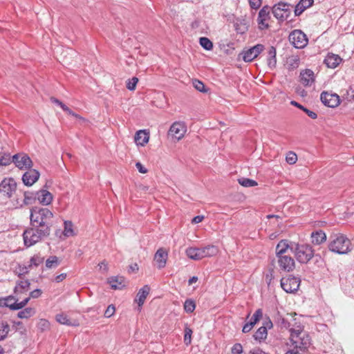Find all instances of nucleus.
<instances>
[{
    "label": "nucleus",
    "mask_w": 354,
    "mask_h": 354,
    "mask_svg": "<svg viewBox=\"0 0 354 354\" xmlns=\"http://www.w3.org/2000/svg\"><path fill=\"white\" fill-rule=\"evenodd\" d=\"M285 354H300L297 350L295 348L288 350Z\"/></svg>",
    "instance_id": "64"
},
{
    "label": "nucleus",
    "mask_w": 354,
    "mask_h": 354,
    "mask_svg": "<svg viewBox=\"0 0 354 354\" xmlns=\"http://www.w3.org/2000/svg\"><path fill=\"white\" fill-rule=\"evenodd\" d=\"M328 248L333 253L346 254L352 250V244L345 234L333 232L329 236Z\"/></svg>",
    "instance_id": "2"
},
{
    "label": "nucleus",
    "mask_w": 354,
    "mask_h": 354,
    "mask_svg": "<svg viewBox=\"0 0 354 354\" xmlns=\"http://www.w3.org/2000/svg\"><path fill=\"white\" fill-rule=\"evenodd\" d=\"M290 104L297 108H299V109L301 110H304V106H302L301 104H300L299 103L297 102L296 101H291Z\"/></svg>",
    "instance_id": "63"
},
{
    "label": "nucleus",
    "mask_w": 354,
    "mask_h": 354,
    "mask_svg": "<svg viewBox=\"0 0 354 354\" xmlns=\"http://www.w3.org/2000/svg\"><path fill=\"white\" fill-rule=\"evenodd\" d=\"M11 162H12V160L10 155H6V156L0 157V165H1L6 166V165H9Z\"/></svg>",
    "instance_id": "50"
},
{
    "label": "nucleus",
    "mask_w": 354,
    "mask_h": 354,
    "mask_svg": "<svg viewBox=\"0 0 354 354\" xmlns=\"http://www.w3.org/2000/svg\"><path fill=\"white\" fill-rule=\"evenodd\" d=\"M248 354H268L259 348H254L250 351Z\"/></svg>",
    "instance_id": "59"
},
{
    "label": "nucleus",
    "mask_w": 354,
    "mask_h": 354,
    "mask_svg": "<svg viewBox=\"0 0 354 354\" xmlns=\"http://www.w3.org/2000/svg\"><path fill=\"white\" fill-rule=\"evenodd\" d=\"M58 265V258L56 256L50 257L46 261V266L48 268H56Z\"/></svg>",
    "instance_id": "41"
},
{
    "label": "nucleus",
    "mask_w": 354,
    "mask_h": 354,
    "mask_svg": "<svg viewBox=\"0 0 354 354\" xmlns=\"http://www.w3.org/2000/svg\"><path fill=\"white\" fill-rule=\"evenodd\" d=\"M289 41L296 48H304L308 43L306 35L301 30H292L288 36Z\"/></svg>",
    "instance_id": "6"
},
{
    "label": "nucleus",
    "mask_w": 354,
    "mask_h": 354,
    "mask_svg": "<svg viewBox=\"0 0 354 354\" xmlns=\"http://www.w3.org/2000/svg\"><path fill=\"white\" fill-rule=\"evenodd\" d=\"M320 99L324 105L331 108L337 106L340 103L339 96L336 93L324 91L321 94Z\"/></svg>",
    "instance_id": "14"
},
{
    "label": "nucleus",
    "mask_w": 354,
    "mask_h": 354,
    "mask_svg": "<svg viewBox=\"0 0 354 354\" xmlns=\"http://www.w3.org/2000/svg\"><path fill=\"white\" fill-rule=\"evenodd\" d=\"M16 190L17 183L12 178L3 179L0 184V192L9 198Z\"/></svg>",
    "instance_id": "12"
},
{
    "label": "nucleus",
    "mask_w": 354,
    "mask_h": 354,
    "mask_svg": "<svg viewBox=\"0 0 354 354\" xmlns=\"http://www.w3.org/2000/svg\"><path fill=\"white\" fill-rule=\"evenodd\" d=\"M115 311V306L112 304L109 305L107 307L106 310H105L104 315L105 317L109 318L114 314Z\"/></svg>",
    "instance_id": "51"
},
{
    "label": "nucleus",
    "mask_w": 354,
    "mask_h": 354,
    "mask_svg": "<svg viewBox=\"0 0 354 354\" xmlns=\"http://www.w3.org/2000/svg\"><path fill=\"white\" fill-rule=\"evenodd\" d=\"M64 229L63 231V234L64 235V236L70 237V236H73L76 234L75 232V230L73 229V224L71 221H64Z\"/></svg>",
    "instance_id": "32"
},
{
    "label": "nucleus",
    "mask_w": 354,
    "mask_h": 354,
    "mask_svg": "<svg viewBox=\"0 0 354 354\" xmlns=\"http://www.w3.org/2000/svg\"><path fill=\"white\" fill-rule=\"evenodd\" d=\"M286 162L290 165L295 164L297 160V156L292 151H289L286 156Z\"/></svg>",
    "instance_id": "48"
},
{
    "label": "nucleus",
    "mask_w": 354,
    "mask_h": 354,
    "mask_svg": "<svg viewBox=\"0 0 354 354\" xmlns=\"http://www.w3.org/2000/svg\"><path fill=\"white\" fill-rule=\"evenodd\" d=\"M311 239L314 245H320L326 241V234L322 230H318L312 232Z\"/></svg>",
    "instance_id": "28"
},
{
    "label": "nucleus",
    "mask_w": 354,
    "mask_h": 354,
    "mask_svg": "<svg viewBox=\"0 0 354 354\" xmlns=\"http://www.w3.org/2000/svg\"><path fill=\"white\" fill-rule=\"evenodd\" d=\"M98 266L101 270H102L104 272H106L108 271V264L105 261H102L98 264Z\"/></svg>",
    "instance_id": "60"
},
{
    "label": "nucleus",
    "mask_w": 354,
    "mask_h": 354,
    "mask_svg": "<svg viewBox=\"0 0 354 354\" xmlns=\"http://www.w3.org/2000/svg\"><path fill=\"white\" fill-rule=\"evenodd\" d=\"M274 279V270L270 269L265 275V281L268 284V286H270L272 281Z\"/></svg>",
    "instance_id": "49"
},
{
    "label": "nucleus",
    "mask_w": 354,
    "mask_h": 354,
    "mask_svg": "<svg viewBox=\"0 0 354 354\" xmlns=\"http://www.w3.org/2000/svg\"><path fill=\"white\" fill-rule=\"evenodd\" d=\"M10 331V326L5 321H0V340L5 339Z\"/></svg>",
    "instance_id": "34"
},
{
    "label": "nucleus",
    "mask_w": 354,
    "mask_h": 354,
    "mask_svg": "<svg viewBox=\"0 0 354 354\" xmlns=\"http://www.w3.org/2000/svg\"><path fill=\"white\" fill-rule=\"evenodd\" d=\"M313 2V0H301L295 6V16H299L306 8L311 6Z\"/></svg>",
    "instance_id": "29"
},
{
    "label": "nucleus",
    "mask_w": 354,
    "mask_h": 354,
    "mask_svg": "<svg viewBox=\"0 0 354 354\" xmlns=\"http://www.w3.org/2000/svg\"><path fill=\"white\" fill-rule=\"evenodd\" d=\"M35 199H37L36 192L33 193L26 192L24 193V199L19 200V198H17L15 202L13 203V206L15 208H19L24 205H30Z\"/></svg>",
    "instance_id": "20"
},
{
    "label": "nucleus",
    "mask_w": 354,
    "mask_h": 354,
    "mask_svg": "<svg viewBox=\"0 0 354 354\" xmlns=\"http://www.w3.org/2000/svg\"><path fill=\"white\" fill-rule=\"evenodd\" d=\"M30 283L28 280L18 281L14 289L15 296H19L24 292L28 291Z\"/></svg>",
    "instance_id": "25"
},
{
    "label": "nucleus",
    "mask_w": 354,
    "mask_h": 354,
    "mask_svg": "<svg viewBox=\"0 0 354 354\" xmlns=\"http://www.w3.org/2000/svg\"><path fill=\"white\" fill-rule=\"evenodd\" d=\"M134 140L137 145L145 146L149 140V133L145 130H139L136 133Z\"/></svg>",
    "instance_id": "26"
},
{
    "label": "nucleus",
    "mask_w": 354,
    "mask_h": 354,
    "mask_svg": "<svg viewBox=\"0 0 354 354\" xmlns=\"http://www.w3.org/2000/svg\"><path fill=\"white\" fill-rule=\"evenodd\" d=\"M168 252L165 249L160 248L156 251L154 255V261L158 269H162L165 267Z\"/></svg>",
    "instance_id": "21"
},
{
    "label": "nucleus",
    "mask_w": 354,
    "mask_h": 354,
    "mask_svg": "<svg viewBox=\"0 0 354 354\" xmlns=\"http://www.w3.org/2000/svg\"><path fill=\"white\" fill-rule=\"evenodd\" d=\"M239 183L245 187H251L257 185V183L252 179L241 178L238 180Z\"/></svg>",
    "instance_id": "37"
},
{
    "label": "nucleus",
    "mask_w": 354,
    "mask_h": 354,
    "mask_svg": "<svg viewBox=\"0 0 354 354\" xmlns=\"http://www.w3.org/2000/svg\"><path fill=\"white\" fill-rule=\"evenodd\" d=\"M272 327V322L270 319H268L263 323V326L259 328L258 330L254 333L253 335L254 339L259 342L264 341L267 338L268 335L267 328H270Z\"/></svg>",
    "instance_id": "18"
},
{
    "label": "nucleus",
    "mask_w": 354,
    "mask_h": 354,
    "mask_svg": "<svg viewBox=\"0 0 354 354\" xmlns=\"http://www.w3.org/2000/svg\"><path fill=\"white\" fill-rule=\"evenodd\" d=\"M203 218H204L203 216H196L193 218L192 223H194V224L199 223L202 222Z\"/></svg>",
    "instance_id": "61"
},
{
    "label": "nucleus",
    "mask_w": 354,
    "mask_h": 354,
    "mask_svg": "<svg viewBox=\"0 0 354 354\" xmlns=\"http://www.w3.org/2000/svg\"><path fill=\"white\" fill-rule=\"evenodd\" d=\"M196 308L194 301L192 299H187L184 303V309L187 313H192Z\"/></svg>",
    "instance_id": "43"
},
{
    "label": "nucleus",
    "mask_w": 354,
    "mask_h": 354,
    "mask_svg": "<svg viewBox=\"0 0 354 354\" xmlns=\"http://www.w3.org/2000/svg\"><path fill=\"white\" fill-rule=\"evenodd\" d=\"M243 352V346L241 344L236 343L232 348V354H241Z\"/></svg>",
    "instance_id": "53"
},
{
    "label": "nucleus",
    "mask_w": 354,
    "mask_h": 354,
    "mask_svg": "<svg viewBox=\"0 0 354 354\" xmlns=\"http://www.w3.org/2000/svg\"><path fill=\"white\" fill-rule=\"evenodd\" d=\"M29 300L30 298L26 297L21 302H18V300L15 297L9 296L3 299H0V306L8 307L11 310H19L24 308Z\"/></svg>",
    "instance_id": "10"
},
{
    "label": "nucleus",
    "mask_w": 354,
    "mask_h": 354,
    "mask_svg": "<svg viewBox=\"0 0 354 354\" xmlns=\"http://www.w3.org/2000/svg\"><path fill=\"white\" fill-rule=\"evenodd\" d=\"M303 111H304L312 119H316L317 118V114L315 112L310 111L306 107Z\"/></svg>",
    "instance_id": "56"
},
{
    "label": "nucleus",
    "mask_w": 354,
    "mask_h": 354,
    "mask_svg": "<svg viewBox=\"0 0 354 354\" xmlns=\"http://www.w3.org/2000/svg\"><path fill=\"white\" fill-rule=\"evenodd\" d=\"M251 8L257 10L259 8L262 4V0H248Z\"/></svg>",
    "instance_id": "52"
},
{
    "label": "nucleus",
    "mask_w": 354,
    "mask_h": 354,
    "mask_svg": "<svg viewBox=\"0 0 354 354\" xmlns=\"http://www.w3.org/2000/svg\"><path fill=\"white\" fill-rule=\"evenodd\" d=\"M66 277V274L62 273V274L57 275L55 277V281H56V282L59 283V282L62 281Z\"/></svg>",
    "instance_id": "62"
},
{
    "label": "nucleus",
    "mask_w": 354,
    "mask_h": 354,
    "mask_svg": "<svg viewBox=\"0 0 354 354\" xmlns=\"http://www.w3.org/2000/svg\"><path fill=\"white\" fill-rule=\"evenodd\" d=\"M12 162L19 169H28L32 166V161L26 153H17L12 157Z\"/></svg>",
    "instance_id": "9"
},
{
    "label": "nucleus",
    "mask_w": 354,
    "mask_h": 354,
    "mask_svg": "<svg viewBox=\"0 0 354 354\" xmlns=\"http://www.w3.org/2000/svg\"><path fill=\"white\" fill-rule=\"evenodd\" d=\"M36 195L38 201L44 205H49L53 201V195L46 189H41L37 192Z\"/></svg>",
    "instance_id": "22"
},
{
    "label": "nucleus",
    "mask_w": 354,
    "mask_h": 354,
    "mask_svg": "<svg viewBox=\"0 0 354 354\" xmlns=\"http://www.w3.org/2000/svg\"><path fill=\"white\" fill-rule=\"evenodd\" d=\"M290 251L300 263H307L314 257V250L308 244L292 243Z\"/></svg>",
    "instance_id": "5"
},
{
    "label": "nucleus",
    "mask_w": 354,
    "mask_h": 354,
    "mask_svg": "<svg viewBox=\"0 0 354 354\" xmlns=\"http://www.w3.org/2000/svg\"><path fill=\"white\" fill-rule=\"evenodd\" d=\"M187 132V127L183 122H174L169 130V135L173 138L180 140Z\"/></svg>",
    "instance_id": "11"
},
{
    "label": "nucleus",
    "mask_w": 354,
    "mask_h": 354,
    "mask_svg": "<svg viewBox=\"0 0 354 354\" xmlns=\"http://www.w3.org/2000/svg\"><path fill=\"white\" fill-rule=\"evenodd\" d=\"M263 317V311L261 308L257 309L249 321L254 326Z\"/></svg>",
    "instance_id": "42"
},
{
    "label": "nucleus",
    "mask_w": 354,
    "mask_h": 354,
    "mask_svg": "<svg viewBox=\"0 0 354 354\" xmlns=\"http://www.w3.org/2000/svg\"><path fill=\"white\" fill-rule=\"evenodd\" d=\"M37 327L41 331L47 330L50 328V322L45 319H41L38 322Z\"/></svg>",
    "instance_id": "47"
},
{
    "label": "nucleus",
    "mask_w": 354,
    "mask_h": 354,
    "mask_svg": "<svg viewBox=\"0 0 354 354\" xmlns=\"http://www.w3.org/2000/svg\"><path fill=\"white\" fill-rule=\"evenodd\" d=\"M39 176L40 174L37 170L30 168L27 169L22 176V181L25 185L32 186L38 180Z\"/></svg>",
    "instance_id": "17"
},
{
    "label": "nucleus",
    "mask_w": 354,
    "mask_h": 354,
    "mask_svg": "<svg viewBox=\"0 0 354 354\" xmlns=\"http://www.w3.org/2000/svg\"><path fill=\"white\" fill-rule=\"evenodd\" d=\"M56 320L61 324L67 326H76L77 324L73 323L68 318V316L64 313L58 314L56 315Z\"/></svg>",
    "instance_id": "35"
},
{
    "label": "nucleus",
    "mask_w": 354,
    "mask_h": 354,
    "mask_svg": "<svg viewBox=\"0 0 354 354\" xmlns=\"http://www.w3.org/2000/svg\"><path fill=\"white\" fill-rule=\"evenodd\" d=\"M264 50L265 47L263 44H257L242 53L243 59L246 62H252Z\"/></svg>",
    "instance_id": "13"
},
{
    "label": "nucleus",
    "mask_w": 354,
    "mask_h": 354,
    "mask_svg": "<svg viewBox=\"0 0 354 354\" xmlns=\"http://www.w3.org/2000/svg\"><path fill=\"white\" fill-rule=\"evenodd\" d=\"M35 314V310L33 308L28 307L18 313V317L21 319H27Z\"/></svg>",
    "instance_id": "33"
},
{
    "label": "nucleus",
    "mask_w": 354,
    "mask_h": 354,
    "mask_svg": "<svg viewBox=\"0 0 354 354\" xmlns=\"http://www.w3.org/2000/svg\"><path fill=\"white\" fill-rule=\"evenodd\" d=\"M192 85L195 88V89L201 93H206L207 91L203 82L198 80H192Z\"/></svg>",
    "instance_id": "38"
},
{
    "label": "nucleus",
    "mask_w": 354,
    "mask_h": 354,
    "mask_svg": "<svg viewBox=\"0 0 354 354\" xmlns=\"http://www.w3.org/2000/svg\"><path fill=\"white\" fill-rule=\"evenodd\" d=\"M44 257H41L39 255H35L30 260L29 267H37L44 262Z\"/></svg>",
    "instance_id": "40"
},
{
    "label": "nucleus",
    "mask_w": 354,
    "mask_h": 354,
    "mask_svg": "<svg viewBox=\"0 0 354 354\" xmlns=\"http://www.w3.org/2000/svg\"><path fill=\"white\" fill-rule=\"evenodd\" d=\"M274 17L280 21L288 19L291 14L290 5L285 3H279L274 5L272 9Z\"/></svg>",
    "instance_id": "8"
},
{
    "label": "nucleus",
    "mask_w": 354,
    "mask_h": 354,
    "mask_svg": "<svg viewBox=\"0 0 354 354\" xmlns=\"http://www.w3.org/2000/svg\"><path fill=\"white\" fill-rule=\"evenodd\" d=\"M342 97L346 100L348 102H352L354 100V88L349 87L348 89L343 91Z\"/></svg>",
    "instance_id": "39"
},
{
    "label": "nucleus",
    "mask_w": 354,
    "mask_h": 354,
    "mask_svg": "<svg viewBox=\"0 0 354 354\" xmlns=\"http://www.w3.org/2000/svg\"><path fill=\"white\" fill-rule=\"evenodd\" d=\"M290 332V342L294 348L300 351H305L310 345V337L309 335L304 330L299 329L291 328Z\"/></svg>",
    "instance_id": "4"
},
{
    "label": "nucleus",
    "mask_w": 354,
    "mask_h": 354,
    "mask_svg": "<svg viewBox=\"0 0 354 354\" xmlns=\"http://www.w3.org/2000/svg\"><path fill=\"white\" fill-rule=\"evenodd\" d=\"M218 252V247L214 245H209L203 248L189 247L185 250L186 255L189 259L195 261L216 256Z\"/></svg>",
    "instance_id": "3"
},
{
    "label": "nucleus",
    "mask_w": 354,
    "mask_h": 354,
    "mask_svg": "<svg viewBox=\"0 0 354 354\" xmlns=\"http://www.w3.org/2000/svg\"><path fill=\"white\" fill-rule=\"evenodd\" d=\"M53 217V212L46 207H35L30 209V227L23 233L26 247L32 246L50 235Z\"/></svg>",
    "instance_id": "1"
},
{
    "label": "nucleus",
    "mask_w": 354,
    "mask_h": 354,
    "mask_svg": "<svg viewBox=\"0 0 354 354\" xmlns=\"http://www.w3.org/2000/svg\"><path fill=\"white\" fill-rule=\"evenodd\" d=\"M199 43L201 46L207 50H210L213 48V43L207 37H201Z\"/></svg>",
    "instance_id": "36"
},
{
    "label": "nucleus",
    "mask_w": 354,
    "mask_h": 354,
    "mask_svg": "<svg viewBox=\"0 0 354 354\" xmlns=\"http://www.w3.org/2000/svg\"><path fill=\"white\" fill-rule=\"evenodd\" d=\"M253 327H254V325L252 324V323H250V322H248L244 324L242 331L244 333H247L250 332L252 329Z\"/></svg>",
    "instance_id": "55"
},
{
    "label": "nucleus",
    "mask_w": 354,
    "mask_h": 354,
    "mask_svg": "<svg viewBox=\"0 0 354 354\" xmlns=\"http://www.w3.org/2000/svg\"><path fill=\"white\" fill-rule=\"evenodd\" d=\"M108 283L110 284L111 288L114 290H120L125 286V279L121 276L110 277L108 279Z\"/></svg>",
    "instance_id": "27"
},
{
    "label": "nucleus",
    "mask_w": 354,
    "mask_h": 354,
    "mask_svg": "<svg viewBox=\"0 0 354 354\" xmlns=\"http://www.w3.org/2000/svg\"><path fill=\"white\" fill-rule=\"evenodd\" d=\"M136 167L141 174H146L147 172V169L140 162L136 163Z\"/></svg>",
    "instance_id": "57"
},
{
    "label": "nucleus",
    "mask_w": 354,
    "mask_h": 354,
    "mask_svg": "<svg viewBox=\"0 0 354 354\" xmlns=\"http://www.w3.org/2000/svg\"><path fill=\"white\" fill-rule=\"evenodd\" d=\"M276 48L274 46H270L266 51V60L268 66H274L277 64Z\"/></svg>",
    "instance_id": "30"
},
{
    "label": "nucleus",
    "mask_w": 354,
    "mask_h": 354,
    "mask_svg": "<svg viewBox=\"0 0 354 354\" xmlns=\"http://www.w3.org/2000/svg\"><path fill=\"white\" fill-rule=\"evenodd\" d=\"M301 280L299 277L289 275L281 279V287L288 293H293L299 288Z\"/></svg>",
    "instance_id": "7"
},
{
    "label": "nucleus",
    "mask_w": 354,
    "mask_h": 354,
    "mask_svg": "<svg viewBox=\"0 0 354 354\" xmlns=\"http://www.w3.org/2000/svg\"><path fill=\"white\" fill-rule=\"evenodd\" d=\"M315 76L314 72L306 68L300 72L299 80L304 86H310L315 82Z\"/></svg>",
    "instance_id": "19"
},
{
    "label": "nucleus",
    "mask_w": 354,
    "mask_h": 354,
    "mask_svg": "<svg viewBox=\"0 0 354 354\" xmlns=\"http://www.w3.org/2000/svg\"><path fill=\"white\" fill-rule=\"evenodd\" d=\"M291 245L288 244L287 240H281L279 242L276 247L277 257L286 255L288 250H290Z\"/></svg>",
    "instance_id": "31"
},
{
    "label": "nucleus",
    "mask_w": 354,
    "mask_h": 354,
    "mask_svg": "<svg viewBox=\"0 0 354 354\" xmlns=\"http://www.w3.org/2000/svg\"><path fill=\"white\" fill-rule=\"evenodd\" d=\"M342 58L333 53H328L326 56L324 64H326V66H338L342 62Z\"/></svg>",
    "instance_id": "23"
},
{
    "label": "nucleus",
    "mask_w": 354,
    "mask_h": 354,
    "mask_svg": "<svg viewBox=\"0 0 354 354\" xmlns=\"http://www.w3.org/2000/svg\"><path fill=\"white\" fill-rule=\"evenodd\" d=\"M30 268V267H29V265L28 266L19 265L16 268L15 272L19 277H21V276H24V275L26 274L27 273H28Z\"/></svg>",
    "instance_id": "45"
},
{
    "label": "nucleus",
    "mask_w": 354,
    "mask_h": 354,
    "mask_svg": "<svg viewBox=\"0 0 354 354\" xmlns=\"http://www.w3.org/2000/svg\"><path fill=\"white\" fill-rule=\"evenodd\" d=\"M277 261L280 268L286 272H291L295 269V260L288 255L277 257Z\"/></svg>",
    "instance_id": "16"
},
{
    "label": "nucleus",
    "mask_w": 354,
    "mask_h": 354,
    "mask_svg": "<svg viewBox=\"0 0 354 354\" xmlns=\"http://www.w3.org/2000/svg\"><path fill=\"white\" fill-rule=\"evenodd\" d=\"M138 82V78L133 77L127 80L126 86L129 91H134Z\"/></svg>",
    "instance_id": "44"
},
{
    "label": "nucleus",
    "mask_w": 354,
    "mask_h": 354,
    "mask_svg": "<svg viewBox=\"0 0 354 354\" xmlns=\"http://www.w3.org/2000/svg\"><path fill=\"white\" fill-rule=\"evenodd\" d=\"M42 291L40 289H35L30 292V297L33 299L39 298L41 295Z\"/></svg>",
    "instance_id": "54"
},
{
    "label": "nucleus",
    "mask_w": 354,
    "mask_h": 354,
    "mask_svg": "<svg viewBox=\"0 0 354 354\" xmlns=\"http://www.w3.org/2000/svg\"><path fill=\"white\" fill-rule=\"evenodd\" d=\"M192 330L186 326L185 328L184 342L186 345H189L192 342Z\"/></svg>",
    "instance_id": "46"
},
{
    "label": "nucleus",
    "mask_w": 354,
    "mask_h": 354,
    "mask_svg": "<svg viewBox=\"0 0 354 354\" xmlns=\"http://www.w3.org/2000/svg\"><path fill=\"white\" fill-rule=\"evenodd\" d=\"M270 19V8L268 6H263L259 12L257 22L260 30L268 28V21Z\"/></svg>",
    "instance_id": "15"
},
{
    "label": "nucleus",
    "mask_w": 354,
    "mask_h": 354,
    "mask_svg": "<svg viewBox=\"0 0 354 354\" xmlns=\"http://www.w3.org/2000/svg\"><path fill=\"white\" fill-rule=\"evenodd\" d=\"M50 102L52 103H54L58 106H59L62 109H63V107H66V106L63 104L60 100H59L58 99L54 97H50Z\"/></svg>",
    "instance_id": "58"
},
{
    "label": "nucleus",
    "mask_w": 354,
    "mask_h": 354,
    "mask_svg": "<svg viewBox=\"0 0 354 354\" xmlns=\"http://www.w3.org/2000/svg\"><path fill=\"white\" fill-rule=\"evenodd\" d=\"M150 291V287L148 285L144 286L141 289L139 290L136 298L135 299V302L138 304L140 309L142 306L145 303V301L149 295Z\"/></svg>",
    "instance_id": "24"
}]
</instances>
